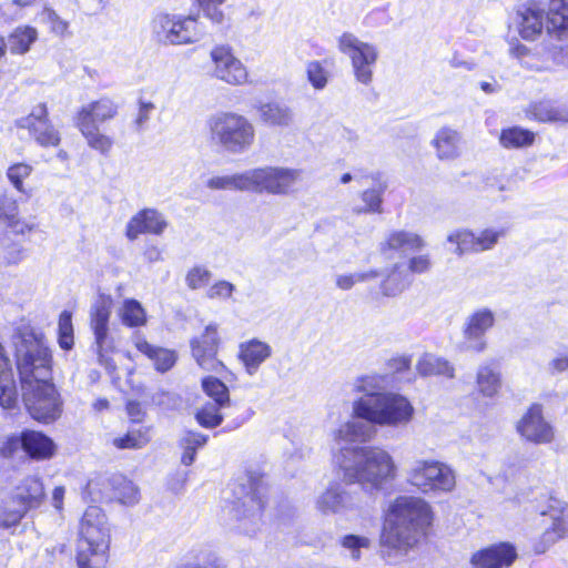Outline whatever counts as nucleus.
<instances>
[{
    "instance_id": "obj_24",
    "label": "nucleus",
    "mask_w": 568,
    "mask_h": 568,
    "mask_svg": "<svg viewBox=\"0 0 568 568\" xmlns=\"http://www.w3.org/2000/svg\"><path fill=\"white\" fill-rule=\"evenodd\" d=\"M18 403V388L11 361L0 343V406L13 408Z\"/></svg>"
},
{
    "instance_id": "obj_54",
    "label": "nucleus",
    "mask_w": 568,
    "mask_h": 568,
    "mask_svg": "<svg viewBox=\"0 0 568 568\" xmlns=\"http://www.w3.org/2000/svg\"><path fill=\"white\" fill-rule=\"evenodd\" d=\"M28 509L20 504H10L4 508V510L0 514V527L2 528H11L17 526Z\"/></svg>"
},
{
    "instance_id": "obj_15",
    "label": "nucleus",
    "mask_w": 568,
    "mask_h": 568,
    "mask_svg": "<svg viewBox=\"0 0 568 568\" xmlns=\"http://www.w3.org/2000/svg\"><path fill=\"white\" fill-rule=\"evenodd\" d=\"M518 434L527 442L536 445L549 444L555 438L554 427L542 415V407L532 404L516 425Z\"/></svg>"
},
{
    "instance_id": "obj_4",
    "label": "nucleus",
    "mask_w": 568,
    "mask_h": 568,
    "mask_svg": "<svg viewBox=\"0 0 568 568\" xmlns=\"http://www.w3.org/2000/svg\"><path fill=\"white\" fill-rule=\"evenodd\" d=\"M353 416L361 422L382 427H405L414 418L415 408L410 400L395 392H386L377 397L353 402Z\"/></svg>"
},
{
    "instance_id": "obj_9",
    "label": "nucleus",
    "mask_w": 568,
    "mask_h": 568,
    "mask_svg": "<svg viewBox=\"0 0 568 568\" xmlns=\"http://www.w3.org/2000/svg\"><path fill=\"white\" fill-rule=\"evenodd\" d=\"M408 483L424 494L449 493L456 485L454 470L438 460H415L408 473Z\"/></svg>"
},
{
    "instance_id": "obj_46",
    "label": "nucleus",
    "mask_w": 568,
    "mask_h": 568,
    "mask_svg": "<svg viewBox=\"0 0 568 568\" xmlns=\"http://www.w3.org/2000/svg\"><path fill=\"white\" fill-rule=\"evenodd\" d=\"M448 242L456 245L454 252L463 255L468 252H479L476 235L467 230L455 231L447 237Z\"/></svg>"
},
{
    "instance_id": "obj_3",
    "label": "nucleus",
    "mask_w": 568,
    "mask_h": 568,
    "mask_svg": "<svg viewBox=\"0 0 568 568\" xmlns=\"http://www.w3.org/2000/svg\"><path fill=\"white\" fill-rule=\"evenodd\" d=\"M432 519L430 506L424 499L397 497L389 507L381 536L383 558L390 565L400 562L425 535Z\"/></svg>"
},
{
    "instance_id": "obj_57",
    "label": "nucleus",
    "mask_w": 568,
    "mask_h": 568,
    "mask_svg": "<svg viewBox=\"0 0 568 568\" xmlns=\"http://www.w3.org/2000/svg\"><path fill=\"white\" fill-rule=\"evenodd\" d=\"M211 272L203 266H195L191 268L185 277L186 285L191 290H197L205 286L211 280Z\"/></svg>"
},
{
    "instance_id": "obj_27",
    "label": "nucleus",
    "mask_w": 568,
    "mask_h": 568,
    "mask_svg": "<svg viewBox=\"0 0 568 568\" xmlns=\"http://www.w3.org/2000/svg\"><path fill=\"white\" fill-rule=\"evenodd\" d=\"M44 496L43 484L37 476L26 477L17 487L16 494L11 499L12 504H20L28 510L40 505Z\"/></svg>"
},
{
    "instance_id": "obj_49",
    "label": "nucleus",
    "mask_w": 568,
    "mask_h": 568,
    "mask_svg": "<svg viewBox=\"0 0 568 568\" xmlns=\"http://www.w3.org/2000/svg\"><path fill=\"white\" fill-rule=\"evenodd\" d=\"M339 545L349 552L352 559L358 560L361 551L371 547V540L365 536L348 534L341 538Z\"/></svg>"
},
{
    "instance_id": "obj_14",
    "label": "nucleus",
    "mask_w": 568,
    "mask_h": 568,
    "mask_svg": "<svg viewBox=\"0 0 568 568\" xmlns=\"http://www.w3.org/2000/svg\"><path fill=\"white\" fill-rule=\"evenodd\" d=\"M220 338L217 335V325L209 324L200 336L191 339V351L197 365L207 372L221 373L224 365L217 359Z\"/></svg>"
},
{
    "instance_id": "obj_43",
    "label": "nucleus",
    "mask_w": 568,
    "mask_h": 568,
    "mask_svg": "<svg viewBox=\"0 0 568 568\" xmlns=\"http://www.w3.org/2000/svg\"><path fill=\"white\" fill-rule=\"evenodd\" d=\"M77 126L85 138L90 148L102 154H106L111 150L113 145L112 139L102 134L95 124H77Z\"/></svg>"
},
{
    "instance_id": "obj_5",
    "label": "nucleus",
    "mask_w": 568,
    "mask_h": 568,
    "mask_svg": "<svg viewBox=\"0 0 568 568\" xmlns=\"http://www.w3.org/2000/svg\"><path fill=\"white\" fill-rule=\"evenodd\" d=\"M231 490L234 500L230 514L234 519V528L245 535L255 534L260 529L266 490L262 478L247 475L234 481Z\"/></svg>"
},
{
    "instance_id": "obj_39",
    "label": "nucleus",
    "mask_w": 568,
    "mask_h": 568,
    "mask_svg": "<svg viewBox=\"0 0 568 568\" xmlns=\"http://www.w3.org/2000/svg\"><path fill=\"white\" fill-rule=\"evenodd\" d=\"M529 113L539 122H568V111L548 101L532 104Z\"/></svg>"
},
{
    "instance_id": "obj_42",
    "label": "nucleus",
    "mask_w": 568,
    "mask_h": 568,
    "mask_svg": "<svg viewBox=\"0 0 568 568\" xmlns=\"http://www.w3.org/2000/svg\"><path fill=\"white\" fill-rule=\"evenodd\" d=\"M206 186L211 190L248 191L247 171L223 176H212Z\"/></svg>"
},
{
    "instance_id": "obj_26",
    "label": "nucleus",
    "mask_w": 568,
    "mask_h": 568,
    "mask_svg": "<svg viewBox=\"0 0 568 568\" xmlns=\"http://www.w3.org/2000/svg\"><path fill=\"white\" fill-rule=\"evenodd\" d=\"M118 112L116 104L109 98L83 105L75 118L77 124H95L112 119Z\"/></svg>"
},
{
    "instance_id": "obj_13",
    "label": "nucleus",
    "mask_w": 568,
    "mask_h": 568,
    "mask_svg": "<svg viewBox=\"0 0 568 568\" xmlns=\"http://www.w3.org/2000/svg\"><path fill=\"white\" fill-rule=\"evenodd\" d=\"M541 516H548L551 525L545 529L539 540L534 544L536 554L546 552L555 542L568 536V504L549 497L546 509L540 511Z\"/></svg>"
},
{
    "instance_id": "obj_40",
    "label": "nucleus",
    "mask_w": 568,
    "mask_h": 568,
    "mask_svg": "<svg viewBox=\"0 0 568 568\" xmlns=\"http://www.w3.org/2000/svg\"><path fill=\"white\" fill-rule=\"evenodd\" d=\"M477 387L486 397H494L500 388V374L491 365H481L477 372Z\"/></svg>"
},
{
    "instance_id": "obj_55",
    "label": "nucleus",
    "mask_w": 568,
    "mask_h": 568,
    "mask_svg": "<svg viewBox=\"0 0 568 568\" xmlns=\"http://www.w3.org/2000/svg\"><path fill=\"white\" fill-rule=\"evenodd\" d=\"M205 18L213 23L220 24L224 21V12L221 6L226 0H195Z\"/></svg>"
},
{
    "instance_id": "obj_56",
    "label": "nucleus",
    "mask_w": 568,
    "mask_h": 568,
    "mask_svg": "<svg viewBox=\"0 0 568 568\" xmlns=\"http://www.w3.org/2000/svg\"><path fill=\"white\" fill-rule=\"evenodd\" d=\"M155 111V104L144 99L138 101V113L134 120L135 130L142 132L148 128V123Z\"/></svg>"
},
{
    "instance_id": "obj_63",
    "label": "nucleus",
    "mask_w": 568,
    "mask_h": 568,
    "mask_svg": "<svg viewBox=\"0 0 568 568\" xmlns=\"http://www.w3.org/2000/svg\"><path fill=\"white\" fill-rule=\"evenodd\" d=\"M45 14H47L48 21L51 24L52 32H54L55 34L62 36L69 27L68 22L64 21L63 19H61L58 16V13L51 9H48L45 11Z\"/></svg>"
},
{
    "instance_id": "obj_31",
    "label": "nucleus",
    "mask_w": 568,
    "mask_h": 568,
    "mask_svg": "<svg viewBox=\"0 0 568 568\" xmlns=\"http://www.w3.org/2000/svg\"><path fill=\"white\" fill-rule=\"evenodd\" d=\"M546 30L558 38L568 36V0H549Z\"/></svg>"
},
{
    "instance_id": "obj_58",
    "label": "nucleus",
    "mask_w": 568,
    "mask_h": 568,
    "mask_svg": "<svg viewBox=\"0 0 568 568\" xmlns=\"http://www.w3.org/2000/svg\"><path fill=\"white\" fill-rule=\"evenodd\" d=\"M503 234L504 232L501 230L486 229L481 231L476 235L479 252L493 248Z\"/></svg>"
},
{
    "instance_id": "obj_23",
    "label": "nucleus",
    "mask_w": 568,
    "mask_h": 568,
    "mask_svg": "<svg viewBox=\"0 0 568 568\" xmlns=\"http://www.w3.org/2000/svg\"><path fill=\"white\" fill-rule=\"evenodd\" d=\"M168 223L159 211L144 209L128 222L125 234L129 240L133 241L143 233L160 235Z\"/></svg>"
},
{
    "instance_id": "obj_52",
    "label": "nucleus",
    "mask_w": 568,
    "mask_h": 568,
    "mask_svg": "<svg viewBox=\"0 0 568 568\" xmlns=\"http://www.w3.org/2000/svg\"><path fill=\"white\" fill-rule=\"evenodd\" d=\"M32 171V166L27 163H16L8 168L7 178L18 192L24 193L23 181L31 175Z\"/></svg>"
},
{
    "instance_id": "obj_36",
    "label": "nucleus",
    "mask_w": 568,
    "mask_h": 568,
    "mask_svg": "<svg viewBox=\"0 0 568 568\" xmlns=\"http://www.w3.org/2000/svg\"><path fill=\"white\" fill-rule=\"evenodd\" d=\"M412 281L413 277L406 270V265H395L392 272L381 284L382 293L385 296H395L403 292L412 283Z\"/></svg>"
},
{
    "instance_id": "obj_60",
    "label": "nucleus",
    "mask_w": 568,
    "mask_h": 568,
    "mask_svg": "<svg viewBox=\"0 0 568 568\" xmlns=\"http://www.w3.org/2000/svg\"><path fill=\"white\" fill-rule=\"evenodd\" d=\"M234 291L235 286L232 283L227 281H219L209 288L207 296L210 298L226 300L232 296Z\"/></svg>"
},
{
    "instance_id": "obj_11",
    "label": "nucleus",
    "mask_w": 568,
    "mask_h": 568,
    "mask_svg": "<svg viewBox=\"0 0 568 568\" xmlns=\"http://www.w3.org/2000/svg\"><path fill=\"white\" fill-rule=\"evenodd\" d=\"M300 174L298 170L286 168L266 166L247 170L248 191L286 194L300 179Z\"/></svg>"
},
{
    "instance_id": "obj_19",
    "label": "nucleus",
    "mask_w": 568,
    "mask_h": 568,
    "mask_svg": "<svg viewBox=\"0 0 568 568\" xmlns=\"http://www.w3.org/2000/svg\"><path fill=\"white\" fill-rule=\"evenodd\" d=\"M495 324V314L489 308H480L471 313L465 321L463 335L466 348L481 353L487 347L486 333Z\"/></svg>"
},
{
    "instance_id": "obj_47",
    "label": "nucleus",
    "mask_w": 568,
    "mask_h": 568,
    "mask_svg": "<svg viewBox=\"0 0 568 568\" xmlns=\"http://www.w3.org/2000/svg\"><path fill=\"white\" fill-rule=\"evenodd\" d=\"M222 405L207 403L195 414L196 422L205 428H214L222 424L223 415L220 413Z\"/></svg>"
},
{
    "instance_id": "obj_22",
    "label": "nucleus",
    "mask_w": 568,
    "mask_h": 568,
    "mask_svg": "<svg viewBox=\"0 0 568 568\" xmlns=\"http://www.w3.org/2000/svg\"><path fill=\"white\" fill-rule=\"evenodd\" d=\"M514 23L518 33L524 40H535L538 38L542 30L546 29L547 18L545 12L535 3L520 7L515 16Z\"/></svg>"
},
{
    "instance_id": "obj_50",
    "label": "nucleus",
    "mask_w": 568,
    "mask_h": 568,
    "mask_svg": "<svg viewBox=\"0 0 568 568\" xmlns=\"http://www.w3.org/2000/svg\"><path fill=\"white\" fill-rule=\"evenodd\" d=\"M382 275L378 270H369L367 272H357L352 274H339L336 276V286L343 291L353 288L356 283H363Z\"/></svg>"
},
{
    "instance_id": "obj_59",
    "label": "nucleus",
    "mask_w": 568,
    "mask_h": 568,
    "mask_svg": "<svg viewBox=\"0 0 568 568\" xmlns=\"http://www.w3.org/2000/svg\"><path fill=\"white\" fill-rule=\"evenodd\" d=\"M20 449L24 453L23 432L19 435L9 436L0 446V454L3 457H12Z\"/></svg>"
},
{
    "instance_id": "obj_8",
    "label": "nucleus",
    "mask_w": 568,
    "mask_h": 568,
    "mask_svg": "<svg viewBox=\"0 0 568 568\" xmlns=\"http://www.w3.org/2000/svg\"><path fill=\"white\" fill-rule=\"evenodd\" d=\"M337 49L348 57L355 80L369 85L379 58L378 48L371 42L362 41L352 32H343L337 38Z\"/></svg>"
},
{
    "instance_id": "obj_41",
    "label": "nucleus",
    "mask_w": 568,
    "mask_h": 568,
    "mask_svg": "<svg viewBox=\"0 0 568 568\" xmlns=\"http://www.w3.org/2000/svg\"><path fill=\"white\" fill-rule=\"evenodd\" d=\"M384 377L379 375H365L358 377L353 386V390L362 394L354 402H362L365 398H375L378 395L385 393L384 390Z\"/></svg>"
},
{
    "instance_id": "obj_6",
    "label": "nucleus",
    "mask_w": 568,
    "mask_h": 568,
    "mask_svg": "<svg viewBox=\"0 0 568 568\" xmlns=\"http://www.w3.org/2000/svg\"><path fill=\"white\" fill-rule=\"evenodd\" d=\"M211 140L232 154L246 152L254 143L255 129L248 119L235 112H217L206 122Z\"/></svg>"
},
{
    "instance_id": "obj_32",
    "label": "nucleus",
    "mask_w": 568,
    "mask_h": 568,
    "mask_svg": "<svg viewBox=\"0 0 568 568\" xmlns=\"http://www.w3.org/2000/svg\"><path fill=\"white\" fill-rule=\"evenodd\" d=\"M459 133L450 128H442L432 141L440 160H452L459 155Z\"/></svg>"
},
{
    "instance_id": "obj_34",
    "label": "nucleus",
    "mask_w": 568,
    "mask_h": 568,
    "mask_svg": "<svg viewBox=\"0 0 568 568\" xmlns=\"http://www.w3.org/2000/svg\"><path fill=\"white\" fill-rule=\"evenodd\" d=\"M422 376L439 375L448 378L454 377V366L445 358L434 354H424L416 365Z\"/></svg>"
},
{
    "instance_id": "obj_25",
    "label": "nucleus",
    "mask_w": 568,
    "mask_h": 568,
    "mask_svg": "<svg viewBox=\"0 0 568 568\" xmlns=\"http://www.w3.org/2000/svg\"><path fill=\"white\" fill-rule=\"evenodd\" d=\"M272 355V347L257 338L240 344L239 357L248 375H254L260 366Z\"/></svg>"
},
{
    "instance_id": "obj_35",
    "label": "nucleus",
    "mask_w": 568,
    "mask_h": 568,
    "mask_svg": "<svg viewBox=\"0 0 568 568\" xmlns=\"http://www.w3.org/2000/svg\"><path fill=\"white\" fill-rule=\"evenodd\" d=\"M535 138V132L514 125L501 130L499 143L505 149H521L532 145Z\"/></svg>"
},
{
    "instance_id": "obj_48",
    "label": "nucleus",
    "mask_w": 568,
    "mask_h": 568,
    "mask_svg": "<svg viewBox=\"0 0 568 568\" xmlns=\"http://www.w3.org/2000/svg\"><path fill=\"white\" fill-rule=\"evenodd\" d=\"M58 342L62 349L69 351L73 347L74 336H73V325H72V314L69 311H63L59 316L58 323Z\"/></svg>"
},
{
    "instance_id": "obj_20",
    "label": "nucleus",
    "mask_w": 568,
    "mask_h": 568,
    "mask_svg": "<svg viewBox=\"0 0 568 568\" xmlns=\"http://www.w3.org/2000/svg\"><path fill=\"white\" fill-rule=\"evenodd\" d=\"M103 484H108L111 487L110 494L100 491V496L97 497V487L100 481L91 479L87 484V490L89 495L93 496V499H116L123 505H134L139 500V490L136 486L122 475H113L108 479L102 480Z\"/></svg>"
},
{
    "instance_id": "obj_28",
    "label": "nucleus",
    "mask_w": 568,
    "mask_h": 568,
    "mask_svg": "<svg viewBox=\"0 0 568 568\" xmlns=\"http://www.w3.org/2000/svg\"><path fill=\"white\" fill-rule=\"evenodd\" d=\"M257 111L261 121L268 126L290 128L294 124V112L284 103H262Z\"/></svg>"
},
{
    "instance_id": "obj_7",
    "label": "nucleus",
    "mask_w": 568,
    "mask_h": 568,
    "mask_svg": "<svg viewBox=\"0 0 568 568\" xmlns=\"http://www.w3.org/2000/svg\"><path fill=\"white\" fill-rule=\"evenodd\" d=\"M155 40L165 45H182L197 42L203 31L199 27V14L159 12L151 21Z\"/></svg>"
},
{
    "instance_id": "obj_45",
    "label": "nucleus",
    "mask_w": 568,
    "mask_h": 568,
    "mask_svg": "<svg viewBox=\"0 0 568 568\" xmlns=\"http://www.w3.org/2000/svg\"><path fill=\"white\" fill-rule=\"evenodd\" d=\"M202 388L204 393L211 397L217 405L225 406L230 402V393L227 386L216 377L206 376L202 379Z\"/></svg>"
},
{
    "instance_id": "obj_37",
    "label": "nucleus",
    "mask_w": 568,
    "mask_h": 568,
    "mask_svg": "<svg viewBox=\"0 0 568 568\" xmlns=\"http://www.w3.org/2000/svg\"><path fill=\"white\" fill-rule=\"evenodd\" d=\"M118 314L121 323L126 327H140L146 323V312L134 298H125Z\"/></svg>"
},
{
    "instance_id": "obj_53",
    "label": "nucleus",
    "mask_w": 568,
    "mask_h": 568,
    "mask_svg": "<svg viewBox=\"0 0 568 568\" xmlns=\"http://www.w3.org/2000/svg\"><path fill=\"white\" fill-rule=\"evenodd\" d=\"M384 192L383 186L368 189L363 192L362 200L365 206L357 209V213H379L382 210V194Z\"/></svg>"
},
{
    "instance_id": "obj_30",
    "label": "nucleus",
    "mask_w": 568,
    "mask_h": 568,
    "mask_svg": "<svg viewBox=\"0 0 568 568\" xmlns=\"http://www.w3.org/2000/svg\"><path fill=\"white\" fill-rule=\"evenodd\" d=\"M24 454L33 459H48L53 456L55 445L45 434L37 430H23Z\"/></svg>"
},
{
    "instance_id": "obj_51",
    "label": "nucleus",
    "mask_w": 568,
    "mask_h": 568,
    "mask_svg": "<svg viewBox=\"0 0 568 568\" xmlns=\"http://www.w3.org/2000/svg\"><path fill=\"white\" fill-rule=\"evenodd\" d=\"M306 75L315 90H323L328 83V71L320 61L313 60L306 64Z\"/></svg>"
},
{
    "instance_id": "obj_44",
    "label": "nucleus",
    "mask_w": 568,
    "mask_h": 568,
    "mask_svg": "<svg viewBox=\"0 0 568 568\" xmlns=\"http://www.w3.org/2000/svg\"><path fill=\"white\" fill-rule=\"evenodd\" d=\"M150 442L149 429L140 427L129 430L124 436L113 439V445L119 449H139Z\"/></svg>"
},
{
    "instance_id": "obj_29",
    "label": "nucleus",
    "mask_w": 568,
    "mask_h": 568,
    "mask_svg": "<svg viewBox=\"0 0 568 568\" xmlns=\"http://www.w3.org/2000/svg\"><path fill=\"white\" fill-rule=\"evenodd\" d=\"M135 347L152 361L154 368L160 373L170 371L176 363L178 355L174 351L151 345L141 337H136Z\"/></svg>"
},
{
    "instance_id": "obj_17",
    "label": "nucleus",
    "mask_w": 568,
    "mask_h": 568,
    "mask_svg": "<svg viewBox=\"0 0 568 568\" xmlns=\"http://www.w3.org/2000/svg\"><path fill=\"white\" fill-rule=\"evenodd\" d=\"M316 508L325 515H348L362 508V500L358 494L332 484L317 497Z\"/></svg>"
},
{
    "instance_id": "obj_10",
    "label": "nucleus",
    "mask_w": 568,
    "mask_h": 568,
    "mask_svg": "<svg viewBox=\"0 0 568 568\" xmlns=\"http://www.w3.org/2000/svg\"><path fill=\"white\" fill-rule=\"evenodd\" d=\"M111 307L112 300L100 296L90 310V328L94 337L92 347L98 355L99 363L105 366L110 365V355L115 351L114 338L109 328Z\"/></svg>"
},
{
    "instance_id": "obj_62",
    "label": "nucleus",
    "mask_w": 568,
    "mask_h": 568,
    "mask_svg": "<svg viewBox=\"0 0 568 568\" xmlns=\"http://www.w3.org/2000/svg\"><path fill=\"white\" fill-rule=\"evenodd\" d=\"M430 268V260L427 255L414 256L406 265V270L412 274H423Z\"/></svg>"
},
{
    "instance_id": "obj_64",
    "label": "nucleus",
    "mask_w": 568,
    "mask_h": 568,
    "mask_svg": "<svg viewBox=\"0 0 568 568\" xmlns=\"http://www.w3.org/2000/svg\"><path fill=\"white\" fill-rule=\"evenodd\" d=\"M412 364V359L409 356H397L390 358L387 363V367L394 373H403L408 371Z\"/></svg>"
},
{
    "instance_id": "obj_2",
    "label": "nucleus",
    "mask_w": 568,
    "mask_h": 568,
    "mask_svg": "<svg viewBox=\"0 0 568 568\" xmlns=\"http://www.w3.org/2000/svg\"><path fill=\"white\" fill-rule=\"evenodd\" d=\"M374 434L371 425L348 420L332 433L334 460L343 470L347 483L361 484L371 489L394 479L396 465L393 457L383 448L354 445L368 442Z\"/></svg>"
},
{
    "instance_id": "obj_33",
    "label": "nucleus",
    "mask_w": 568,
    "mask_h": 568,
    "mask_svg": "<svg viewBox=\"0 0 568 568\" xmlns=\"http://www.w3.org/2000/svg\"><path fill=\"white\" fill-rule=\"evenodd\" d=\"M423 246L424 241L419 235L407 231H395L390 233L386 242L382 244V251L415 252L419 251Z\"/></svg>"
},
{
    "instance_id": "obj_38",
    "label": "nucleus",
    "mask_w": 568,
    "mask_h": 568,
    "mask_svg": "<svg viewBox=\"0 0 568 568\" xmlns=\"http://www.w3.org/2000/svg\"><path fill=\"white\" fill-rule=\"evenodd\" d=\"M37 39L38 32L34 28L29 26L19 27L10 33L7 44L12 54H24Z\"/></svg>"
},
{
    "instance_id": "obj_12",
    "label": "nucleus",
    "mask_w": 568,
    "mask_h": 568,
    "mask_svg": "<svg viewBox=\"0 0 568 568\" xmlns=\"http://www.w3.org/2000/svg\"><path fill=\"white\" fill-rule=\"evenodd\" d=\"M80 537L81 547L85 545L92 555L104 554L109 549L110 534L101 508H87L80 523Z\"/></svg>"
},
{
    "instance_id": "obj_21",
    "label": "nucleus",
    "mask_w": 568,
    "mask_h": 568,
    "mask_svg": "<svg viewBox=\"0 0 568 568\" xmlns=\"http://www.w3.org/2000/svg\"><path fill=\"white\" fill-rule=\"evenodd\" d=\"M517 559L516 547L498 542L476 551L470 559L473 568H508Z\"/></svg>"
},
{
    "instance_id": "obj_61",
    "label": "nucleus",
    "mask_w": 568,
    "mask_h": 568,
    "mask_svg": "<svg viewBox=\"0 0 568 568\" xmlns=\"http://www.w3.org/2000/svg\"><path fill=\"white\" fill-rule=\"evenodd\" d=\"M207 442V436L201 433L187 430L180 439L181 447H187L194 450L203 447Z\"/></svg>"
},
{
    "instance_id": "obj_16",
    "label": "nucleus",
    "mask_w": 568,
    "mask_h": 568,
    "mask_svg": "<svg viewBox=\"0 0 568 568\" xmlns=\"http://www.w3.org/2000/svg\"><path fill=\"white\" fill-rule=\"evenodd\" d=\"M211 60L214 63V75L229 84L241 85L247 81L245 65L232 52L229 45H216L211 50Z\"/></svg>"
},
{
    "instance_id": "obj_1",
    "label": "nucleus",
    "mask_w": 568,
    "mask_h": 568,
    "mask_svg": "<svg viewBox=\"0 0 568 568\" xmlns=\"http://www.w3.org/2000/svg\"><path fill=\"white\" fill-rule=\"evenodd\" d=\"M16 357L22 398L30 416L41 423L58 419L62 400L53 383L52 356L42 336L32 332L16 336Z\"/></svg>"
},
{
    "instance_id": "obj_18",
    "label": "nucleus",
    "mask_w": 568,
    "mask_h": 568,
    "mask_svg": "<svg viewBox=\"0 0 568 568\" xmlns=\"http://www.w3.org/2000/svg\"><path fill=\"white\" fill-rule=\"evenodd\" d=\"M19 128L27 129L41 146H57L60 143V134L48 119V109L40 103L24 118L17 122Z\"/></svg>"
}]
</instances>
